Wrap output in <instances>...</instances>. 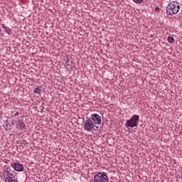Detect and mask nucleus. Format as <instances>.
<instances>
[{
	"mask_svg": "<svg viewBox=\"0 0 182 182\" xmlns=\"http://www.w3.org/2000/svg\"><path fill=\"white\" fill-rule=\"evenodd\" d=\"M33 92L36 95H41L42 93V90L41 89V87H37L34 89Z\"/></svg>",
	"mask_w": 182,
	"mask_h": 182,
	"instance_id": "nucleus-10",
	"label": "nucleus"
},
{
	"mask_svg": "<svg viewBox=\"0 0 182 182\" xmlns=\"http://www.w3.org/2000/svg\"><path fill=\"white\" fill-rule=\"evenodd\" d=\"M1 28L2 29H4L6 33H8L9 36H11V34L12 33V30L9 28V27L5 26V24L2 23L1 24Z\"/></svg>",
	"mask_w": 182,
	"mask_h": 182,
	"instance_id": "nucleus-8",
	"label": "nucleus"
},
{
	"mask_svg": "<svg viewBox=\"0 0 182 182\" xmlns=\"http://www.w3.org/2000/svg\"><path fill=\"white\" fill-rule=\"evenodd\" d=\"M139 120H140V116L137 114H134L130 119L127 120L126 126H127L128 130H130V128L137 127L139 125Z\"/></svg>",
	"mask_w": 182,
	"mask_h": 182,
	"instance_id": "nucleus-2",
	"label": "nucleus"
},
{
	"mask_svg": "<svg viewBox=\"0 0 182 182\" xmlns=\"http://www.w3.org/2000/svg\"><path fill=\"white\" fill-rule=\"evenodd\" d=\"M159 9V7H156L155 10L157 11Z\"/></svg>",
	"mask_w": 182,
	"mask_h": 182,
	"instance_id": "nucleus-15",
	"label": "nucleus"
},
{
	"mask_svg": "<svg viewBox=\"0 0 182 182\" xmlns=\"http://www.w3.org/2000/svg\"><path fill=\"white\" fill-rule=\"evenodd\" d=\"M11 114H12V117H15V116H19V112L17 111H11Z\"/></svg>",
	"mask_w": 182,
	"mask_h": 182,
	"instance_id": "nucleus-11",
	"label": "nucleus"
},
{
	"mask_svg": "<svg viewBox=\"0 0 182 182\" xmlns=\"http://www.w3.org/2000/svg\"><path fill=\"white\" fill-rule=\"evenodd\" d=\"M2 177L5 182H19L18 181V176L15 171L11 170V167L6 166L5 169L3 171Z\"/></svg>",
	"mask_w": 182,
	"mask_h": 182,
	"instance_id": "nucleus-1",
	"label": "nucleus"
},
{
	"mask_svg": "<svg viewBox=\"0 0 182 182\" xmlns=\"http://www.w3.org/2000/svg\"><path fill=\"white\" fill-rule=\"evenodd\" d=\"M96 125L91 119H86L83 124V129L85 132H93Z\"/></svg>",
	"mask_w": 182,
	"mask_h": 182,
	"instance_id": "nucleus-5",
	"label": "nucleus"
},
{
	"mask_svg": "<svg viewBox=\"0 0 182 182\" xmlns=\"http://www.w3.org/2000/svg\"><path fill=\"white\" fill-rule=\"evenodd\" d=\"M75 62H73V61H72V60H68L67 62H66V63L68 64V63H74Z\"/></svg>",
	"mask_w": 182,
	"mask_h": 182,
	"instance_id": "nucleus-14",
	"label": "nucleus"
},
{
	"mask_svg": "<svg viewBox=\"0 0 182 182\" xmlns=\"http://www.w3.org/2000/svg\"><path fill=\"white\" fill-rule=\"evenodd\" d=\"M134 4H141L143 2V0H132Z\"/></svg>",
	"mask_w": 182,
	"mask_h": 182,
	"instance_id": "nucleus-13",
	"label": "nucleus"
},
{
	"mask_svg": "<svg viewBox=\"0 0 182 182\" xmlns=\"http://www.w3.org/2000/svg\"><path fill=\"white\" fill-rule=\"evenodd\" d=\"M17 127L20 130H23V129H25V127H26V125H25V123H23V122L20 120V121H18Z\"/></svg>",
	"mask_w": 182,
	"mask_h": 182,
	"instance_id": "nucleus-9",
	"label": "nucleus"
},
{
	"mask_svg": "<svg viewBox=\"0 0 182 182\" xmlns=\"http://www.w3.org/2000/svg\"><path fill=\"white\" fill-rule=\"evenodd\" d=\"M91 120H92L94 124H102V117L98 114H92L91 115Z\"/></svg>",
	"mask_w": 182,
	"mask_h": 182,
	"instance_id": "nucleus-6",
	"label": "nucleus"
},
{
	"mask_svg": "<svg viewBox=\"0 0 182 182\" xmlns=\"http://www.w3.org/2000/svg\"><path fill=\"white\" fill-rule=\"evenodd\" d=\"M159 9V7H156L155 10L157 11Z\"/></svg>",
	"mask_w": 182,
	"mask_h": 182,
	"instance_id": "nucleus-16",
	"label": "nucleus"
},
{
	"mask_svg": "<svg viewBox=\"0 0 182 182\" xmlns=\"http://www.w3.org/2000/svg\"><path fill=\"white\" fill-rule=\"evenodd\" d=\"M178 11H180V6L178 4L170 3L166 7V14L170 16L178 14Z\"/></svg>",
	"mask_w": 182,
	"mask_h": 182,
	"instance_id": "nucleus-3",
	"label": "nucleus"
},
{
	"mask_svg": "<svg viewBox=\"0 0 182 182\" xmlns=\"http://www.w3.org/2000/svg\"><path fill=\"white\" fill-rule=\"evenodd\" d=\"M167 39H168V42H169V43H173V42H174V38H173L171 36H168Z\"/></svg>",
	"mask_w": 182,
	"mask_h": 182,
	"instance_id": "nucleus-12",
	"label": "nucleus"
},
{
	"mask_svg": "<svg viewBox=\"0 0 182 182\" xmlns=\"http://www.w3.org/2000/svg\"><path fill=\"white\" fill-rule=\"evenodd\" d=\"M13 168L15 171H23V165L20 162H16L13 166Z\"/></svg>",
	"mask_w": 182,
	"mask_h": 182,
	"instance_id": "nucleus-7",
	"label": "nucleus"
},
{
	"mask_svg": "<svg viewBox=\"0 0 182 182\" xmlns=\"http://www.w3.org/2000/svg\"><path fill=\"white\" fill-rule=\"evenodd\" d=\"M94 182H109V177L106 172H98L94 176Z\"/></svg>",
	"mask_w": 182,
	"mask_h": 182,
	"instance_id": "nucleus-4",
	"label": "nucleus"
}]
</instances>
